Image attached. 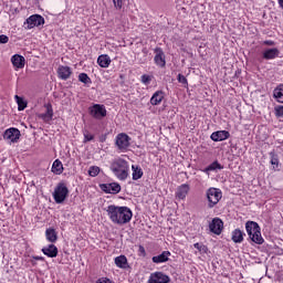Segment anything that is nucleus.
<instances>
[{"mask_svg": "<svg viewBox=\"0 0 283 283\" xmlns=\"http://www.w3.org/2000/svg\"><path fill=\"white\" fill-rule=\"evenodd\" d=\"M106 212L113 224L119 226L127 224V222H132V218L134 217L132 209L125 206L118 207L111 205L107 207Z\"/></svg>", "mask_w": 283, "mask_h": 283, "instance_id": "obj_1", "label": "nucleus"}, {"mask_svg": "<svg viewBox=\"0 0 283 283\" xmlns=\"http://www.w3.org/2000/svg\"><path fill=\"white\" fill-rule=\"evenodd\" d=\"M111 171L117 177V180H127L129 176V163L123 158H117L112 161Z\"/></svg>", "mask_w": 283, "mask_h": 283, "instance_id": "obj_2", "label": "nucleus"}, {"mask_svg": "<svg viewBox=\"0 0 283 283\" xmlns=\"http://www.w3.org/2000/svg\"><path fill=\"white\" fill-rule=\"evenodd\" d=\"M247 233L254 244H264V238H262V229L255 221H247L245 223Z\"/></svg>", "mask_w": 283, "mask_h": 283, "instance_id": "obj_3", "label": "nucleus"}, {"mask_svg": "<svg viewBox=\"0 0 283 283\" xmlns=\"http://www.w3.org/2000/svg\"><path fill=\"white\" fill-rule=\"evenodd\" d=\"M67 196H70V189H67V186L64 182L57 184L53 191V199L56 205H63L65 200H67Z\"/></svg>", "mask_w": 283, "mask_h": 283, "instance_id": "obj_4", "label": "nucleus"}, {"mask_svg": "<svg viewBox=\"0 0 283 283\" xmlns=\"http://www.w3.org/2000/svg\"><path fill=\"white\" fill-rule=\"evenodd\" d=\"M206 198L208 200V209H213L220 200H222V190L219 188H209L206 191Z\"/></svg>", "mask_w": 283, "mask_h": 283, "instance_id": "obj_5", "label": "nucleus"}, {"mask_svg": "<svg viewBox=\"0 0 283 283\" xmlns=\"http://www.w3.org/2000/svg\"><path fill=\"white\" fill-rule=\"evenodd\" d=\"M88 114L95 120H103L105 116H107V108L103 104H94L93 106L88 107Z\"/></svg>", "mask_w": 283, "mask_h": 283, "instance_id": "obj_6", "label": "nucleus"}, {"mask_svg": "<svg viewBox=\"0 0 283 283\" xmlns=\"http://www.w3.org/2000/svg\"><path fill=\"white\" fill-rule=\"evenodd\" d=\"M130 142L132 137L125 133H119L115 138V145L119 151H127V149H129Z\"/></svg>", "mask_w": 283, "mask_h": 283, "instance_id": "obj_7", "label": "nucleus"}, {"mask_svg": "<svg viewBox=\"0 0 283 283\" xmlns=\"http://www.w3.org/2000/svg\"><path fill=\"white\" fill-rule=\"evenodd\" d=\"M45 24V18H43L41 14H33L29 17L24 25H27V30H32V28H39V25Z\"/></svg>", "mask_w": 283, "mask_h": 283, "instance_id": "obj_8", "label": "nucleus"}, {"mask_svg": "<svg viewBox=\"0 0 283 283\" xmlns=\"http://www.w3.org/2000/svg\"><path fill=\"white\" fill-rule=\"evenodd\" d=\"M3 138L4 140H10V143H18L21 138V130H19V128L11 127L4 132Z\"/></svg>", "mask_w": 283, "mask_h": 283, "instance_id": "obj_9", "label": "nucleus"}, {"mask_svg": "<svg viewBox=\"0 0 283 283\" xmlns=\"http://www.w3.org/2000/svg\"><path fill=\"white\" fill-rule=\"evenodd\" d=\"M209 229L211 233H214V235H220V233H222V229H224V222L220 218H213L209 224Z\"/></svg>", "mask_w": 283, "mask_h": 283, "instance_id": "obj_10", "label": "nucleus"}, {"mask_svg": "<svg viewBox=\"0 0 283 283\" xmlns=\"http://www.w3.org/2000/svg\"><path fill=\"white\" fill-rule=\"evenodd\" d=\"M169 282H171V279L169 277V275L163 272L151 273L148 280V283H169Z\"/></svg>", "mask_w": 283, "mask_h": 283, "instance_id": "obj_11", "label": "nucleus"}, {"mask_svg": "<svg viewBox=\"0 0 283 283\" xmlns=\"http://www.w3.org/2000/svg\"><path fill=\"white\" fill-rule=\"evenodd\" d=\"M99 189L104 191V193H120V184L111 182V184H101Z\"/></svg>", "mask_w": 283, "mask_h": 283, "instance_id": "obj_12", "label": "nucleus"}, {"mask_svg": "<svg viewBox=\"0 0 283 283\" xmlns=\"http://www.w3.org/2000/svg\"><path fill=\"white\" fill-rule=\"evenodd\" d=\"M155 64L158 67H166L167 65V60L165 56V51H163L161 48H156L155 49V57H154Z\"/></svg>", "mask_w": 283, "mask_h": 283, "instance_id": "obj_13", "label": "nucleus"}, {"mask_svg": "<svg viewBox=\"0 0 283 283\" xmlns=\"http://www.w3.org/2000/svg\"><path fill=\"white\" fill-rule=\"evenodd\" d=\"M210 138L213 143H221L222 140L231 138V133L228 130H217L211 134Z\"/></svg>", "mask_w": 283, "mask_h": 283, "instance_id": "obj_14", "label": "nucleus"}, {"mask_svg": "<svg viewBox=\"0 0 283 283\" xmlns=\"http://www.w3.org/2000/svg\"><path fill=\"white\" fill-rule=\"evenodd\" d=\"M279 57H280V49L277 48L265 49L262 52V59H264V61H273L274 59H279Z\"/></svg>", "mask_w": 283, "mask_h": 283, "instance_id": "obj_15", "label": "nucleus"}, {"mask_svg": "<svg viewBox=\"0 0 283 283\" xmlns=\"http://www.w3.org/2000/svg\"><path fill=\"white\" fill-rule=\"evenodd\" d=\"M57 76L61 81H67L72 76V67L60 65L57 69Z\"/></svg>", "mask_w": 283, "mask_h": 283, "instance_id": "obj_16", "label": "nucleus"}, {"mask_svg": "<svg viewBox=\"0 0 283 283\" xmlns=\"http://www.w3.org/2000/svg\"><path fill=\"white\" fill-rule=\"evenodd\" d=\"M11 63L13 67H17V70H23V67H25V57H23V55L20 54H14L11 57Z\"/></svg>", "mask_w": 283, "mask_h": 283, "instance_id": "obj_17", "label": "nucleus"}, {"mask_svg": "<svg viewBox=\"0 0 283 283\" xmlns=\"http://www.w3.org/2000/svg\"><path fill=\"white\" fill-rule=\"evenodd\" d=\"M42 253L48 258H56V255H59V248L54 244H49L48 247L42 248Z\"/></svg>", "mask_w": 283, "mask_h": 283, "instance_id": "obj_18", "label": "nucleus"}, {"mask_svg": "<svg viewBox=\"0 0 283 283\" xmlns=\"http://www.w3.org/2000/svg\"><path fill=\"white\" fill-rule=\"evenodd\" d=\"M171 255V252L164 251L161 254L153 256L151 261L154 264H163L164 262H169V256Z\"/></svg>", "mask_w": 283, "mask_h": 283, "instance_id": "obj_19", "label": "nucleus"}, {"mask_svg": "<svg viewBox=\"0 0 283 283\" xmlns=\"http://www.w3.org/2000/svg\"><path fill=\"white\" fill-rule=\"evenodd\" d=\"M244 232L240 229H234L232 231L231 240L234 242V244H242L244 242Z\"/></svg>", "mask_w": 283, "mask_h": 283, "instance_id": "obj_20", "label": "nucleus"}, {"mask_svg": "<svg viewBox=\"0 0 283 283\" xmlns=\"http://www.w3.org/2000/svg\"><path fill=\"white\" fill-rule=\"evenodd\" d=\"M45 238L48 242H51V244H54V242L59 240V234L56 233V230L54 228H48L45 230Z\"/></svg>", "mask_w": 283, "mask_h": 283, "instance_id": "obj_21", "label": "nucleus"}, {"mask_svg": "<svg viewBox=\"0 0 283 283\" xmlns=\"http://www.w3.org/2000/svg\"><path fill=\"white\" fill-rule=\"evenodd\" d=\"M163 98H165V93L163 91H157L153 94L150 98V104L160 105V103H163Z\"/></svg>", "mask_w": 283, "mask_h": 283, "instance_id": "obj_22", "label": "nucleus"}, {"mask_svg": "<svg viewBox=\"0 0 283 283\" xmlns=\"http://www.w3.org/2000/svg\"><path fill=\"white\" fill-rule=\"evenodd\" d=\"M187 193H189V185L184 184L177 189L176 196L179 200H185V198H187Z\"/></svg>", "mask_w": 283, "mask_h": 283, "instance_id": "obj_23", "label": "nucleus"}, {"mask_svg": "<svg viewBox=\"0 0 283 283\" xmlns=\"http://www.w3.org/2000/svg\"><path fill=\"white\" fill-rule=\"evenodd\" d=\"M115 264L118 269H129V263L127 262V256L125 255L116 256Z\"/></svg>", "mask_w": 283, "mask_h": 283, "instance_id": "obj_24", "label": "nucleus"}, {"mask_svg": "<svg viewBox=\"0 0 283 283\" xmlns=\"http://www.w3.org/2000/svg\"><path fill=\"white\" fill-rule=\"evenodd\" d=\"M112 63V59H109V55L107 54H102L97 57V64L99 67H109Z\"/></svg>", "mask_w": 283, "mask_h": 283, "instance_id": "obj_25", "label": "nucleus"}, {"mask_svg": "<svg viewBox=\"0 0 283 283\" xmlns=\"http://www.w3.org/2000/svg\"><path fill=\"white\" fill-rule=\"evenodd\" d=\"M52 172L55 174V176H61V174H63V163L55 159L52 165Z\"/></svg>", "mask_w": 283, "mask_h": 283, "instance_id": "obj_26", "label": "nucleus"}, {"mask_svg": "<svg viewBox=\"0 0 283 283\" xmlns=\"http://www.w3.org/2000/svg\"><path fill=\"white\" fill-rule=\"evenodd\" d=\"M132 170H133V180H140V178H143L144 172L140 166L133 165Z\"/></svg>", "mask_w": 283, "mask_h": 283, "instance_id": "obj_27", "label": "nucleus"}, {"mask_svg": "<svg viewBox=\"0 0 283 283\" xmlns=\"http://www.w3.org/2000/svg\"><path fill=\"white\" fill-rule=\"evenodd\" d=\"M44 107H46V112L44 114L40 115V118H49V120H52V116H54V109L52 108V104H46Z\"/></svg>", "mask_w": 283, "mask_h": 283, "instance_id": "obj_28", "label": "nucleus"}, {"mask_svg": "<svg viewBox=\"0 0 283 283\" xmlns=\"http://www.w3.org/2000/svg\"><path fill=\"white\" fill-rule=\"evenodd\" d=\"M14 99H15V103L18 104L19 112H23V109H25V107H28V102L25 99H23V97L15 95Z\"/></svg>", "mask_w": 283, "mask_h": 283, "instance_id": "obj_29", "label": "nucleus"}, {"mask_svg": "<svg viewBox=\"0 0 283 283\" xmlns=\"http://www.w3.org/2000/svg\"><path fill=\"white\" fill-rule=\"evenodd\" d=\"M274 98H276L277 103H283V84L279 85L273 92Z\"/></svg>", "mask_w": 283, "mask_h": 283, "instance_id": "obj_30", "label": "nucleus"}, {"mask_svg": "<svg viewBox=\"0 0 283 283\" xmlns=\"http://www.w3.org/2000/svg\"><path fill=\"white\" fill-rule=\"evenodd\" d=\"M78 81L80 83H84V85H92V78H90L87 73H80Z\"/></svg>", "mask_w": 283, "mask_h": 283, "instance_id": "obj_31", "label": "nucleus"}, {"mask_svg": "<svg viewBox=\"0 0 283 283\" xmlns=\"http://www.w3.org/2000/svg\"><path fill=\"white\" fill-rule=\"evenodd\" d=\"M216 169H224V166H222L218 160L210 164L205 171H216Z\"/></svg>", "mask_w": 283, "mask_h": 283, "instance_id": "obj_32", "label": "nucleus"}, {"mask_svg": "<svg viewBox=\"0 0 283 283\" xmlns=\"http://www.w3.org/2000/svg\"><path fill=\"white\" fill-rule=\"evenodd\" d=\"M101 174V167L98 166H91L88 169V176H91V178H96V176H98Z\"/></svg>", "mask_w": 283, "mask_h": 283, "instance_id": "obj_33", "label": "nucleus"}, {"mask_svg": "<svg viewBox=\"0 0 283 283\" xmlns=\"http://www.w3.org/2000/svg\"><path fill=\"white\" fill-rule=\"evenodd\" d=\"M193 248L197 249V251H199V253H207V251H209V248H207V245H205L203 243H195Z\"/></svg>", "mask_w": 283, "mask_h": 283, "instance_id": "obj_34", "label": "nucleus"}, {"mask_svg": "<svg viewBox=\"0 0 283 283\" xmlns=\"http://www.w3.org/2000/svg\"><path fill=\"white\" fill-rule=\"evenodd\" d=\"M274 114H275L276 118H283V106L282 105L275 106Z\"/></svg>", "mask_w": 283, "mask_h": 283, "instance_id": "obj_35", "label": "nucleus"}, {"mask_svg": "<svg viewBox=\"0 0 283 283\" xmlns=\"http://www.w3.org/2000/svg\"><path fill=\"white\" fill-rule=\"evenodd\" d=\"M177 81H178V83H181V85H188L189 84L188 81H187V77L185 75L180 74V73L177 75Z\"/></svg>", "mask_w": 283, "mask_h": 283, "instance_id": "obj_36", "label": "nucleus"}, {"mask_svg": "<svg viewBox=\"0 0 283 283\" xmlns=\"http://www.w3.org/2000/svg\"><path fill=\"white\" fill-rule=\"evenodd\" d=\"M142 83L144 85H149V83H151V76L147 74L142 75Z\"/></svg>", "mask_w": 283, "mask_h": 283, "instance_id": "obj_37", "label": "nucleus"}, {"mask_svg": "<svg viewBox=\"0 0 283 283\" xmlns=\"http://www.w3.org/2000/svg\"><path fill=\"white\" fill-rule=\"evenodd\" d=\"M94 138V135L90 134V132L84 133V143H90Z\"/></svg>", "mask_w": 283, "mask_h": 283, "instance_id": "obj_38", "label": "nucleus"}, {"mask_svg": "<svg viewBox=\"0 0 283 283\" xmlns=\"http://www.w3.org/2000/svg\"><path fill=\"white\" fill-rule=\"evenodd\" d=\"M113 3L117 10L123 8V0H113Z\"/></svg>", "mask_w": 283, "mask_h": 283, "instance_id": "obj_39", "label": "nucleus"}, {"mask_svg": "<svg viewBox=\"0 0 283 283\" xmlns=\"http://www.w3.org/2000/svg\"><path fill=\"white\" fill-rule=\"evenodd\" d=\"M8 41H10V38H8V35L6 34L0 35V44H6L8 43Z\"/></svg>", "mask_w": 283, "mask_h": 283, "instance_id": "obj_40", "label": "nucleus"}, {"mask_svg": "<svg viewBox=\"0 0 283 283\" xmlns=\"http://www.w3.org/2000/svg\"><path fill=\"white\" fill-rule=\"evenodd\" d=\"M262 45H269L270 48H273V45H275V41L265 40V41L262 42Z\"/></svg>", "mask_w": 283, "mask_h": 283, "instance_id": "obj_41", "label": "nucleus"}, {"mask_svg": "<svg viewBox=\"0 0 283 283\" xmlns=\"http://www.w3.org/2000/svg\"><path fill=\"white\" fill-rule=\"evenodd\" d=\"M95 283H113V282L107 277H99Z\"/></svg>", "mask_w": 283, "mask_h": 283, "instance_id": "obj_42", "label": "nucleus"}, {"mask_svg": "<svg viewBox=\"0 0 283 283\" xmlns=\"http://www.w3.org/2000/svg\"><path fill=\"white\" fill-rule=\"evenodd\" d=\"M138 253H140V255H143V258H145V255H147V252L145 251V247L139 245Z\"/></svg>", "mask_w": 283, "mask_h": 283, "instance_id": "obj_43", "label": "nucleus"}, {"mask_svg": "<svg viewBox=\"0 0 283 283\" xmlns=\"http://www.w3.org/2000/svg\"><path fill=\"white\" fill-rule=\"evenodd\" d=\"M271 165H276V167H277V165H280V159H277V157H275V156H272Z\"/></svg>", "mask_w": 283, "mask_h": 283, "instance_id": "obj_44", "label": "nucleus"}, {"mask_svg": "<svg viewBox=\"0 0 283 283\" xmlns=\"http://www.w3.org/2000/svg\"><path fill=\"white\" fill-rule=\"evenodd\" d=\"M32 258H33V260H36L38 262H43V261L45 260V258H43V256H38V255L32 256Z\"/></svg>", "mask_w": 283, "mask_h": 283, "instance_id": "obj_45", "label": "nucleus"}]
</instances>
